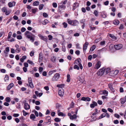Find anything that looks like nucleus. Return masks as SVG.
<instances>
[{
  "label": "nucleus",
  "instance_id": "1",
  "mask_svg": "<svg viewBox=\"0 0 126 126\" xmlns=\"http://www.w3.org/2000/svg\"><path fill=\"white\" fill-rule=\"evenodd\" d=\"M26 36L28 38L30 39V40L32 42H33L34 40L35 36L32 33L29 31H26L24 33Z\"/></svg>",
  "mask_w": 126,
  "mask_h": 126
},
{
  "label": "nucleus",
  "instance_id": "2",
  "mask_svg": "<svg viewBox=\"0 0 126 126\" xmlns=\"http://www.w3.org/2000/svg\"><path fill=\"white\" fill-rule=\"evenodd\" d=\"M60 76V75L59 74L56 73L52 78V80L53 81H57L59 79Z\"/></svg>",
  "mask_w": 126,
  "mask_h": 126
},
{
  "label": "nucleus",
  "instance_id": "3",
  "mask_svg": "<svg viewBox=\"0 0 126 126\" xmlns=\"http://www.w3.org/2000/svg\"><path fill=\"white\" fill-rule=\"evenodd\" d=\"M89 44V43L87 42H86L84 44L83 46V50L85 53L87 48V47Z\"/></svg>",
  "mask_w": 126,
  "mask_h": 126
},
{
  "label": "nucleus",
  "instance_id": "4",
  "mask_svg": "<svg viewBox=\"0 0 126 126\" xmlns=\"http://www.w3.org/2000/svg\"><path fill=\"white\" fill-rule=\"evenodd\" d=\"M59 94L61 96H63L64 94V91L63 89L62 88H59L58 90Z\"/></svg>",
  "mask_w": 126,
  "mask_h": 126
},
{
  "label": "nucleus",
  "instance_id": "5",
  "mask_svg": "<svg viewBox=\"0 0 126 126\" xmlns=\"http://www.w3.org/2000/svg\"><path fill=\"white\" fill-rule=\"evenodd\" d=\"M123 45L121 44H118L114 45L115 48L117 50L121 49Z\"/></svg>",
  "mask_w": 126,
  "mask_h": 126
},
{
  "label": "nucleus",
  "instance_id": "6",
  "mask_svg": "<svg viewBox=\"0 0 126 126\" xmlns=\"http://www.w3.org/2000/svg\"><path fill=\"white\" fill-rule=\"evenodd\" d=\"M16 2L14 1H13L12 2H10L8 3V5L9 7H12L13 6H15L16 5Z\"/></svg>",
  "mask_w": 126,
  "mask_h": 126
},
{
  "label": "nucleus",
  "instance_id": "7",
  "mask_svg": "<svg viewBox=\"0 0 126 126\" xmlns=\"http://www.w3.org/2000/svg\"><path fill=\"white\" fill-rule=\"evenodd\" d=\"M100 93L101 94H104L105 96H107L108 94V92L106 90H102L100 91Z\"/></svg>",
  "mask_w": 126,
  "mask_h": 126
},
{
  "label": "nucleus",
  "instance_id": "8",
  "mask_svg": "<svg viewBox=\"0 0 126 126\" xmlns=\"http://www.w3.org/2000/svg\"><path fill=\"white\" fill-rule=\"evenodd\" d=\"M101 65V63L100 62H98L95 64L94 68L97 69H98L99 68Z\"/></svg>",
  "mask_w": 126,
  "mask_h": 126
},
{
  "label": "nucleus",
  "instance_id": "9",
  "mask_svg": "<svg viewBox=\"0 0 126 126\" xmlns=\"http://www.w3.org/2000/svg\"><path fill=\"white\" fill-rule=\"evenodd\" d=\"M79 6V4L77 2H75L73 5V8L72 10H74Z\"/></svg>",
  "mask_w": 126,
  "mask_h": 126
},
{
  "label": "nucleus",
  "instance_id": "10",
  "mask_svg": "<svg viewBox=\"0 0 126 126\" xmlns=\"http://www.w3.org/2000/svg\"><path fill=\"white\" fill-rule=\"evenodd\" d=\"M24 107L25 110H27L30 109V106L28 103H25L24 105Z\"/></svg>",
  "mask_w": 126,
  "mask_h": 126
},
{
  "label": "nucleus",
  "instance_id": "11",
  "mask_svg": "<svg viewBox=\"0 0 126 126\" xmlns=\"http://www.w3.org/2000/svg\"><path fill=\"white\" fill-rule=\"evenodd\" d=\"M10 50L9 47H7L6 48L5 50L4 51V53L5 54V56L6 57L7 56L8 53L7 52L9 51Z\"/></svg>",
  "mask_w": 126,
  "mask_h": 126
},
{
  "label": "nucleus",
  "instance_id": "12",
  "mask_svg": "<svg viewBox=\"0 0 126 126\" xmlns=\"http://www.w3.org/2000/svg\"><path fill=\"white\" fill-rule=\"evenodd\" d=\"M79 64H78V65L79 66L80 69L81 70L82 69L83 67L81 63V60L80 59H78L77 60Z\"/></svg>",
  "mask_w": 126,
  "mask_h": 126
},
{
  "label": "nucleus",
  "instance_id": "13",
  "mask_svg": "<svg viewBox=\"0 0 126 126\" xmlns=\"http://www.w3.org/2000/svg\"><path fill=\"white\" fill-rule=\"evenodd\" d=\"M92 103H93L91 104L90 105L91 108H94L95 106H96L97 105V103L96 102L94 101L92 102Z\"/></svg>",
  "mask_w": 126,
  "mask_h": 126
},
{
  "label": "nucleus",
  "instance_id": "14",
  "mask_svg": "<svg viewBox=\"0 0 126 126\" xmlns=\"http://www.w3.org/2000/svg\"><path fill=\"white\" fill-rule=\"evenodd\" d=\"M43 57L42 54L41 53H40L39 55V61L40 62H41L43 61Z\"/></svg>",
  "mask_w": 126,
  "mask_h": 126
},
{
  "label": "nucleus",
  "instance_id": "15",
  "mask_svg": "<svg viewBox=\"0 0 126 126\" xmlns=\"http://www.w3.org/2000/svg\"><path fill=\"white\" fill-rule=\"evenodd\" d=\"M14 86V84L13 83H10L7 87V90H10Z\"/></svg>",
  "mask_w": 126,
  "mask_h": 126
},
{
  "label": "nucleus",
  "instance_id": "16",
  "mask_svg": "<svg viewBox=\"0 0 126 126\" xmlns=\"http://www.w3.org/2000/svg\"><path fill=\"white\" fill-rule=\"evenodd\" d=\"M120 100L121 103L122 104H124L126 101V95L124 98H121Z\"/></svg>",
  "mask_w": 126,
  "mask_h": 126
},
{
  "label": "nucleus",
  "instance_id": "17",
  "mask_svg": "<svg viewBox=\"0 0 126 126\" xmlns=\"http://www.w3.org/2000/svg\"><path fill=\"white\" fill-rule=\"evenodd\" d=\"M96 47L95 45H93L90 48L89 52H92L95 48Z\"/></svg>",
  "mask_w": 126,
  "mask_h": 126
},
{
  "label": "nucleus",
  "instance_id": "18",
  "mask_svg": "<svg viewBox=\"0 0 126 126\" xmlns=\"http://www.w3.org/2000/svg\"><path fill=\"white\" fill-rule=\"evenodd\" d=\"M108 86L109 88L111 90L112 92H114L115 91V90L112 87V85L111 84H110L108 85Z\"/></svg>",
  "mask_w": 126,
  "mask_h": 126
},
{
  "label": "nucleus",
  "instance_id": "19",
  "mask_svg": "<svg viewBox=\"0 0 126 126\" xmlns=\"http://www.w3.org/2000/svg\"><path fill=\"white\" fill-rule=\"evenodd\" d=\"M77 116L76 114H74L73 115H71L70 117V118L71 120H73L74 119H76Z\"/></svg>",
  "mask_w": 126,
  "mask_h": 126
},
{
  "label": "nucleus",
  "instance_id": "20",
  "mask_svg": "<svg viewBox=\"0 0 126 126\" xmlns=\"http://www.w3.org/2000/svg\"><path fill=\"white\" fill-rule=\"evenodd\" d=\"M38 36L40 38H41V39H42L43 40L45 41H47V39L46 38H45L42 35L40 34H38Z\"/></svg>",
  "mask_w": 126,
  "mask_h": 126
},
{
  "label": "nucleus",
  "instance_id": "21",
  "mask_svg": "<svg viewBox=\"0 0 126 126\" xmlns=\"http://www.w3.org/2000/svg\"><path fill=\"white\" fill-rule=\"evenodd\" d=\"M113 23L114 25H117L119 24V21L118 20H116L113 21Z\"/></svg>",
  "mask_w": 126,
  "mask_h": 126
},
{
  "label": "nucleus",
  "instance_id": "22",
  "mask_svg": "<svg viewBox=\"0 0 126 126\" xmlns=\"http://www.w3.org/2000/svg\"><path fill=\"white\" fill-rule=\"evenodd\" d=\"M104 73V72L103 70H100L99 72H97V74L98 76H101Z\"/></svg>",
  "mask_w": 126,
  "mask_h": 126
},
{
  "label": "nucleus",
  "instance_id": "23",
  "mask_svg": "<svg viewBox=\"0 0 126 126\" xmlns=\"http://www.w3.org/2000/svg\"><path fill=\"white\" fill-rule=\"evenodd\" d=\"M67 21L69 24L73 25V20H71L70 19H67Z\"/></svg>",
  "mask_w": 126,
  "mask_h": 126
},
{
  "label": "nucleus",
  "instance_id": "24",
  "mask_svg": "<svg viewBox=\"0 0 126 126\" xmlns=\"http://www.w3.org/2000/svg\"><path fill=\"white\" fill-rule=\"evenodd\" d=\"M39 1H34L33 3V5L34 6H38L39 4Z\"/></svg>",
  "mask_w": 126,
  "mask_h": 126
},
{
  "label": "nucleus",
  "instance_id": "25",
  "mask_svg": "<svg viewBox=\"0 0 126 126\" xmlns=\"http://www.w3.org/2000/svg\"><path fill=\"white\" fill-rule=\"evenodd\" d=\"M56 60V57L54 56H52L51 58V60L53 62H55Z\"/></svg>",
  "mask_w": 126,
  "mask_h": 126
},
{
  "label": "nucleus",
  "instance_id": "26",
  "mask_svg": "<svg viewBox=\"0 0 126 126\" xmlns=\"http://www.w3.org/2000/svg\"><path fill=\"white\" fill-rule=\"evenodd\" d=\"M79 23L78 21L76 20H75L73 21V25H77Z\"/></svg>",
  "mask_w": 126,
  "mask_h": 126
},
{
  "label": "nucleus",
  "instance_id": "27",
  "mask_svg": "<svg viewBox=\"0 0 126 126\" xmlns=\"http://www.w3.org/2000/svg\"><path fill=\"white\" fill-rule=\"evenodd\" d=\"M36 117L35 115L33 114H32L30 116V118L33 120Z\"/></svg>",
  "mask_w": 126,
  "mask_h": 126
},
{
  "label": "nucleus",
  "instance_id": "28",
  "mask_svg": "<svg viewBox=\"0 0 126 126\" xmlns=\"http://www.w3.org/2000/svg\"><path fill=\"white\" fill-rule=\"evenodd\" d=\"M67 79L66 80V81L67 82H69L70 81V76L69 74H67Z\"/></svg>",
  "mask_w": 126,
  "mask_h": 126
},
{
  "label": "nucleus",
  "instance_id": "29",
  "mask_svg": "<svg viewBox=\"0 0 126 126\" xmlns=\"http://www.w3.org/2000/svg\"><path fill=\"white\" fill-rule=\"evenodd\" d=\"M109 35L110 37L112 38V39H116V38L114 35L110 34H109Z\"/></svg>",
  "mask_w": 126,
  "mask_h": 126
},
{
  "label": "nucleus",
  "instance_id": "30",
  "mask_svg": "<svg viewBox=\"0 0 126 126\" xmlns=\"http://www.w3.org/2000/svg\"><path fill=\"white\" fill-rule=\"evenodd\" d=\"M9 79V77L8 76L6 75H5V77L4 78V80L5 81H6L7 80H8Z\"/></svg>",
  "mask_w": 126,
  "mask_h": 126
},
{
  "label": "nucleus",
  "instance_id": "31",
  "mask_svg": "<svg viewBox=\"0 0 126 126\" xmlns=\"http://www.w3.org/2000/svg\"><path fill=\"white\" fill-rule=\"evenodd\" d=\"M51 117L50 116H48L46 117V119L47 121L48 122L47 123H48V122H50V121Z\"/></svg>",
  "mask_w": 126,
  "mask_h": 126
},
{
  "label": "nucleus",
  "instance_id": "32",
  "mask_svg": "<svg viewBox=\"0 0 126 126\" xmlns=\"http://www.w3.org/2000/svg\"><path fill=\"white\" fill-rule=\"evenodd\" d=\"M6 101L7 102H9L11 101V99L9 97H7L5 99Z\"/></svg>",
  "mask_w": 126,
  "mask_h": 126
},
{
  "label": "nucleus",
  "instance_id": "33",
  "mask_svg": "<svg viewBox=\"0 0 126 126\" xmlns=\"http://www.w3.org/2000/svg\"><path fill=\"white\" fill-rule=\"evenodd\" d=\"M110 69L109 68H108L105 69L106 73L107 74L110 71Z\"/></svg>",
  "mask_w": 126,
  "mask_h": 126
},
{
  "label": "nucleus",
  "instance_id": "34",
  "mask_svg": "<svg viewBox=\"0 0 126 126\" xmlns=\"http://www.w3.org/2000/svg\"><path fill=\"white\" fill-rule=\"evenodd\" d=\"M63 27L65 28H67V24L65 22L63 23Z\"/></svg>",
  "mask_w": 126,
  "mask_h": 126
},
{
  "label": "nucleus",
  "instance_id": "35",
  "mask_svg": "<svg viewBox=\"0 0 126 126\" xmlns=\"http://www.w3.org/2000/svg\"><path fill=\"white\" fill-rule=\"evenodd\" d=\"M48 23V20L47 19H45L43 22L42 24L44 25H45Z\"/></svg>",
  "mask_w": 126,
  "mask_h": 126
},
{
  "label": "nucleus",
  "instance_id": "36",
  "mask_svg": "<svg viewBox=\"0 0 126 126\" xmlns=\"http://www.w3.org/2000/svg\"><path fill=\"white\" fill-rule=\"evenodd\" d=\"M59 8L61 9L63 8V9H64L65 8V6L64 5H62L59 6Z\"/></svg>",
  "mask_w": 126,
  "mask_h": 126
},
{
  "label": "nucleus",
  "instance_id": "37",
  "mask_svg": "<svg viewBox=\"0 0 126 126\" xmlns=\"http://www.w3.org/2000/svg\"><path fill=\"white\" fill-rule=\"evenodd\" d=\"M54 120L56 122H60L61 119L58 118H56L54 119Z\"/></svg>",
  "mask_w": 126,
  "mask_h": 126
},
{
  "label": "nucleus",
  "instance_id": "38",
  "mask_svg": "<svg viewBox=\"0 0 126 126\" xmlns=\"http://www.w3.org/2000/svg\"><path fill=\"white\" fill-rule=\"evenodd\" d=\"M11 12V11L9 10H7V11L5 12V14L6 15H8Z\"/></svg>",
  "mask_w": 126,
  "mask_h": 126
},
{
  "label": "nucleus",
  "instance_id": "39",
  "mask_svg": "<svg viewBox=\"0 0 126 126\" xmlns=\"http://www.w3.org/2000/svg\"><path fill=\"white\" fill-rule=\"evenodd\" d=\"M7 10L5 7H3L2 9L1 10L3 12L5 13L7 11Z\"/></svg>",
  "mask_w": 126,
  "mask_h": 126
},
{
  "label": "nucleus",
  "instance_id": "40",
  "mask_svg": "<svg viewBox=\"0 0 126 126\" xmlns=\"http://www.w3.org/2000/svg\"><path fill=\"white\" fill-rule=\"evenodd\" d=\"M12 32H9L8 37V39H9L11 38L12 35Z\"/></svg>",
  "mask_w": 126,
  "mask_h": 126
},
{
  "label": "nucleus",
  "instance_id": "41",
  "mask_svg": "<svg viewBox=\"0 0 126 126\" xmlns=\"http://www.w3.org/2000/svg\"><path fill=\"white\" fill-rule=\"evenodd\" d=\"M44 6V5L43 4H41L40 5L39 7V9L40 10H42Z\"/></svg>",
  "mask_w": 126,
  "mask_h": 126
},
{
  "label": "nucleus",
  "instance_id": "42",
  "mask_svg": "<svg viewBox=\"0 0 126 126\" xmlns=\"http://www.w3.org/2000/svg\"><path fill=\"white\" fill-rule=\"evenodd\" d=\"M74 68L75 69H77L78 70H79V66L77 65H75L74 67Z\"/></svg>",
  "mask_w": 126,
  "mask_h": 126
},
{
  "label": "nucleus",
  "instance_id": "43",
  "mask_svg": "<svg viewBox=\"0 0 126 126\" xmlns=\"http://www.w3.org/2000/svg\"><path fill=\"white\" fill-rule=\"evenodd\" d=\"M94 14L95 16H97L98 15V12L97 11L95 10L94 12Z\"/></svg>",
  "mask_w": 126,
  "mask_h": 126
},
{
  "label": "nucleus",
  "instance_id": "44",
  "mask_svg": "<svg viewBox=\"0 0 126 126\" xmlns=\"http://www.w3.org/2000/svg\"><path fill=\"white\" fill-rule=\"evenodd\" d=\"M27 62L29 64H31L32 65L34 64V63H33L32 61H30L29 60H28L27 61Z\"/></svg>",
  "mask_w": 126,
  "mask_h": 126
},
{
  "label": "nucleus",
  "instance_id": "45",
  "mask_svg": "<svg viewBox=\"0 0 126 126\" xmlns=\"http://www.w3.org/2000/svg\"><path fill=\"white\" fill-rule=\"evenodd\" d=\"M61 106V105L58 103H57L56 104V107L57 109H59Z\"/></svg>",
  "mask_w": 126,
  "mask_h": 126
},
{
  "label": "nucleus",
  "instance_id": "46",
  "mask_svg": "<svg viewBox=\"0 0 126 126\" xmlns=\"http://www.w3.org/2000/svg\"><path fill=\"white\" fill-rule=\"evenodd\" d=\"M74 104L73 102H72L71 104H70V108H73L74 107Z\"/></svg>",
  "mask_w": 126,
  "mask_h": 126
},
{
  "label": "nucleus",
  "instance_id": "47",
  "mask_svg": "<svg viewBox=\"0 0 126 126\" xmlns=\"http://www.w3.org/2000/svg\"><path fill=\"white\" fill-rule=\"evenodd\" d=\"M22 112L23 114V115L24 116H25L28 114V113L26 112L24 110H23Z\"/></svg>",
  "mask_w": 126,
  "mask_h": 126
},
{
  "label": "nucleus",
  "instance_id": "48",
  "mask_svg": "<svg viewBox=\"0 0 126 126\" xmlns=\"http://www.w3.org/2000/svg\"><path fill=\"white\" fill-rule=\"evenodd\" d=\"M124 28V26L123 25L121 24L119 28V29L120 30H122Z\"/></svg>",
  "mask_w": 126,
  "mask_h": 126
},
{
  "label": "nucleus",
  "instance_id": "49",
  "mask_svg": "<svg viewBox=\"0 0 126 126\" xmlns=\"http://www.w3.org/2000/svg\"><path fill=\"white\" fill-rule=\"evenodd\" d=\"M52 5L53 7L56 8L57 7V4L55 2H53L52 3Z\"/></svg>",
  "mask_w": 126,
  "mask_h": 126
},
{
  "label": "nucleus",
  "instance_id": "50",
  "mask_svg": "<svg viewBox=\"0 0 126 126\" xmlns=\"http://www.w3.org/2000/svg\"><path fill=\"white\" fill-rule=\"evenodd\" d=\"M105 43V41H101L100 42V45H101V46L103 45H104Z\"/></svg>",
  "mask_w": 126,
  "mask_h": 126
},
{
  "label": "nucleus",
  "instance_id": "51",
  "mask_svg": "<svg viewBox=\"0 0 126 126\" xmlns=\"http://www.w3.org/2000/svg\"><path fill=\"white\" fill-rule=\"evenodd\" d=\"M29 85L30 87L31 88H34V86H33V85L32 83H29Z\"/></svg>",
  "mask_w": 126,
  "mask_h": 126
},
{
  "label": "nucleus",
  "instance_id": "52",
  "mask_svg": "<svg viewBox=\"0 0 126 126\" xmlns=\"http://www.w3.org/2000/svg\"><path fill=\"white\" fill-rule=\"evenodd\" d=\"M37 9L36 8L35 9H32V12L33 13H35Z\"/></svg>",
  "mask_w": 126,
  "mask_h": 126
},
{
  "label": "nucleus",
  "instance_id": "53",
  "mask_svg": "<svg viewBox=\"0 0 126 126\" xmlns=\"http://www.w3.org/2000/svg\"><path fill=\"white\" fill-rule=\"evenodd\" d=\"M17 38L19 40H21L22 38V36L21 35H18L17 36Z\"/></svg>",
  "mask_w": 126,
  "mask_h": 126
},
{
  "label": "nucleus",
  "instance_id": "54",
  "mask_svg": "<svg viewBox=\"0 0 126 126\" xmlns=\"http://www.w3.org/2000/svg\"><path fill=\"white\" fill-rule=\"evenodd\" d=\"M28 82L29 84L32 83L31 78H28Z\"/></svg>",
  "mask_w": 126,
  "mask_h": 126
},
{
  "label": "nucleus",
  "instance_id": "55",
  "mask_svg": "<svg viewBox=\"0 0 126 126\" xmlns=\"http://www.w3.org/2000/svg\"><path fill=\"white\" fill-rule=\"evenodd\" d=\"M48 39L49 40H51L52 39V37L51 35H49L48 36Z\"/></svg>",
  "mask_w": 126,
  "mask_h": 126
},
{
  "label": "nucleus",
  "instance_id": "56",
  "mask_svg": "<svg viewBox=\"0 0 126 126\" xmlns=\"http://www.w3.org/2000/svg\"><path fill=\"white\" fill-rule=\"evenodd\" d=\"M43 16L44 17H46L48 16V15L47 13H44L43 14Z\"/></svg>",
  "mask_w": 126,
  "mask_h": 126
},
{
  "label": "nucleus",
  "instance_id": "57",
  "mask_svg": "<svg viewBox=\"0 0 126 126\" xmlns=\"http://www.w3.org/2000/svg\"><path fill=\"white\" fill-rule=\"evenodd\" d=\"M67 2V0H64V1H63L61 2L63 4H65Z\"/></svg>",
  "mask_w": 126,
  "mask_h": 126
},
{
  "label": "nucleus",
  "instance_id": "58",
  "mask_svg": "<svg viewBox=\"0 0 126 126\" xmlns=\"http://www.w3.org/2000/svg\"><path fill=\"white\" fill-rule=\"evenodd\" d=\"M34 52L33 51H31L30 53V55L32 57L34 55Z\"/></svg>",
  "mask_w": 126,
  "mask_h": 126
},
{
  "label": "nucleus",
  "instance_id": "59",
  "mask_svg": "<svg viewBox=\"0 0 126 126\" xmlns=\"http://www.w3.org/2000/svg\"><path fill=\"white\" fill-rule=\"evenodd\" d=\"M11 52L12 53H15V49L13 48H12L11 51Z\"/></svg>",
  "mask_w": 126,
  "mask_h": 126
},
{
  "label": "nucleus",
  "instance_id": "60",
  "mask_svg": "<svg viewBox=\"0 0 126 126\" xmlns=\"http://www.w3.org/2000/svg\"><path fill=\"white\" fill-rule=\"evenodd\" d=\"M23 70L25 72H26L27 71V68L26 67H23Z\"/></svg>",
  "mask_w": 126,
  "mask_h": 126
},
{
  "label": "nucleus",
  "instance_id": "61",
  "mask_svg": "<svg viewBox=\"0 0 126 126\" xmlns=\"http://www.w3.org/2000/svg\"><path fill=\"white\" fill-rule=\"evenodd\" d=\"M43 68L42 67H39V71L40 72L42 71Z\"/></svg>",
  "mask_w": 126,
  "mask_h": 126
},
{
  "label": "nucleus",
  "instance_id": "62",
  "mask_svg": "<svg viewBox=\"0 0 126 126\" xmlns=\"http://www.w3.org/2000/svg\"><path fill=\"white\" fill-rule=\"evenodd\" d=\"M119 123V121L117 120H114V123L115 124H118Z\"/></svg>",
  "mask_w": 126,
  "mask_h": 126
},
{
  "label": "nucleus",
  "instance_id": "63",
  "mask_svg": "<svg viewBox=\"0 0 126 126\" xmlns=\"http://www.w3.org/2000/svg\"><path fill=\"white\" fill-rule=\"evenodd\" d=\"M24 66H25L24 67H27L28 66V63H25L24 64Z\"/></svg>",
  "mask_w": 126,
  "mask_h": 126
},
{
  "label": "nucleus",
  "instance_id": "64",
  "mask_svg": "<svg viewBox=\"0 0 126 126\" xmlns=\"http://www.w3.org/2000/svg\"><path fill=\"white\" fill-rule=\"evenodd\" d=\"M119 72V70H116L114 71V74L115 75H116Z\"/></svg>",
  "mask_w": 126,
  "mask_h": 126
}]
</instances>
